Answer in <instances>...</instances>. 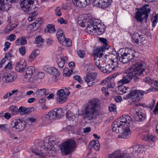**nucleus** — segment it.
<instances>
[{"instance_id":"nucleus-62","label":"nucleus","mask_w":158,"mask_h":158,"mask_svg":"<svg viewBox=\"0 0 158 158\" xmlns=\"http://www.w3.org/2000/svg\"><path fill=\"white\" fill-rule=\"evenodd\" d=\"M58 23L62 24H66L67 23V21L64 20L62 18H59L57 20Z\"/></svg>"},{"instance_id":"nucleus-25","label":"nucleus","mask_w":158,"mask_h":158,"mask_svg":"<svg viewBox=\"0 0 158 158\" xmlns=\"http://www.w3.org/2000/svg\"><path fill=\"white\" fill-rule=\"evenodd\" d=\"M68 62V58L67 56L64 57L61 56L58 59L57 63L59 67L60 68H63L66 62Z\"/></svg>"},{"instance_id":"nucleus-18","label":"nucleus","mask_w":158,"mask_h":158,"mask_svg":"<svg viewBox=\"0 0 158 158\" xmlns=\"http://www.w3.org/2000/svg\"><path fill=\"white\" fill-rule=\"evenodd\" d=\"M89 0H72L73 5L79 8L85 7L89 3Z\"/></svg>"},{"instance_id":"nucleus-58","label":"nucleus","mask_w":158,"mask_h":158,"mask_svg":"<svg viewBox=\"0 0 158 158\" xmlns=\"http://www.w3.org/2000/svg\"><path fill=\"white\" fill-rule=\"evenodd\" d=\"M55 15L58 16H60L61 15V13L60 12V7H57L55 10Z\"/></svg>"},{"instance_id":"nucleus-9","label":"nucleus","mask_w":158,"mask_h":158,"mask_svg":"<svg viewBox=\"0 0 158 158\" xmlns=\"http://www.w3.org/2000/svg\"><path fill=\"white\" fill-rule=\"evenodd\" d=\"M99 22L101 21L98 19L92 18L89 19L87 22V26L86 28L88 32L91 33L93 35H96V27Z\"/></svg>"},{"instance_id":"nucleus-38","label":"nucleus","mask_w":158,"mask_h":158,"mask_svg":"<svg viewBox=\"0 0 158 158\" xmlns=\"http://www.w3.org/2000/svg\"><path fill=\"white\" fill-rule=\"evenodd\" d=\"M146 146L143 145H139L136 146L134 148L133 151H137L138 152H141L143 150V149L145 148Z\"/></svg>"},{"instance_id":"nucleus-40","label":"nucleus","mask_w":158,"mask_h":158,"mask_svg":"<svg viewBox=\"0 0 158 158\" xmlns=\"http://www.w3.org/2000/svg\"><path fill=\"white\" fill-rule=\"evenodd\" d=\"M9 109L13 115L17 114L19 112L18 109L15 106H12L10 107Z\"/></svg>"},{"instance_id":"nucleus-48","label":"nucleus","mask_w":158,"mask_h":158,"mask_svg":"<svg viewBox=\"0 0 158 158\" xmlns=\"http://www.w3.org/2000/svg\"><path fill=\"white\" fill-rule=\"evenodd\" d=\"M116 106L113 104L111 103L109 106V110L110 112H116Z\"/></svg>"},{"instance_id":"nucleus-33","label":"nucleus","mask_w":158,"mask_h":158,"mask_svg":"<svg viewBox=\"0 0 158 158\" xmlns=\"http://www.w3.org/2000/svg\"><path fill=\"white\" fill-rule=\"evenodd\" d=\"M36 96L37 97H40L44 96H46L48 94H46L45 89H40L38 90L35 93Z\"/></svg>"},{"instance_id":"nucleus-16","label":"nucleus","mask_w":158,"mask_h":158,"mask_svg":"<svg viewBox=\"0 0 158 158\" xmlns=\"http://www.w3.org/2000/svg\"><path fill=\"white\" fill-rule=\"evenodd\" d=\"M108 158H130L128 155L125 154L121 152L119 150L114 151L113 153L109 155Z\"/></svg>"},{"instance_id":"nucleus-54","label":"nucleus","mask_w":158,"mask_h":158,"mask_svg":"<svg viewBox=\"0 0 158 158\" xmlns=\"http://www.w3.org/2000/svg\"><path fill=\"white\" fill-rule=\"evenodd\" d=\"M114 56H115V58L114 59H113L111 60V61L112 63L114 64L115 66H116V67H117L118 66V59H119V58L118 57V56H116L114 55Z\"/></svg>"},{"instance_id":"nucleus-59","label":"nucleus","mask_w":158,"mask_h":158,"mask_svg":"<svg viewBox=\"0 0 158 158\" xmlns=\"http://www.w3.org/2000/svg\"><path fill=\"white\" fill-rule=\"evenodd\" d=\"M26 108L23 106H20L18 109L19 112L20 113V114L22 115H25V111Z\"/></svg>"},{"instance_id":"nucleus-6","label":"nucleus","mask_w":158,"mask_h":158,"mask_svg":"<svg viewBox=\"0 0 158 158\" xmlns=\"http://www.w3.org/2000/svg\"><path fill=\"white\" fill-rule=\"evenodd\" d=\"M76 143L74 140L68 139L60 145V148L62 154L66 155L69 154L75 147Z\"/></svg>"},{"instance_id":"nucleus-17","label":"nucleus","mask_w":158,"mask_h":158,"mask_svg":"<svg viewBox=\"0 0 158 158\" xmlns=\"http://www.w3.org/2000/svg\"><path fill=\"white\" fill-rule=\"evenodd\" d=\"M41 23V19L40 18H39L35 20L34 23L29 26L27 27V30H28V29H30L31 31L29 32H33L40 27Z\"/></svg>"},{"instance_id":"nucleus-32","label":"nucleus","mask_w":158,"mask_h":158,"mask_svg":"<svg viewBox=\"0 0 158 158\" xmlns=\"http://www.w3.org/2000/svg\"><path fill=\"white\" fill-rule=\"evenodd\" d=\"M141 139L143 140L152 142H154L155 140V137L150 134L142 135L141 137Z\"/></svg>"},{"instance_id":"nucleus-47","label":"nucleus","mask_w":158,"mask_h":158,"mask_svg":"<svg viewBox=\"0 0 158 158\" xmlns=\"http://www.w3.org/2000/svg\"><path fill=\"white\" fill-rule=\"evenodd\" d=\"M112 49L109 46L108 49V50H106V52L108 53V54H106L105 56V57L106 58H107V57L108 56H110V55H113L114 54V53H115V52H114L113 51H112Z\"/></svg>"},{"instance_id":"nucleus-64","label":"nucleus","mask_w":158,"mask_h":158,"mask_svg":"<svg viewBox=\"0 0 158 158\" xmlns=\"http://www.w3.org/2000/svg\"><path fill=\"white\" fill-rule=\"evenodd\" d=\"M155 103V100H153L152 102L150 104L147 105V107L152 110L154 106Z\"/></svg>"},{"instance_id":"nucleus-57","label":"nucleus","mask_w":158,"mask_h":158,"mask_svg":"<svg viewBox=\"0 0 158 158\" xmlns=\"http://www.w3.org/2000/svg\"><path fill=\"white\" fill-rule=\"evenodd\" d=\"M78 56L81 58H84L85 56V52L83 50H79L77 52Z\"/></svg>"},{"instance_id":"nucleus-39","label":"nucleus","mask_w":158,"mask_h":158,"mask_svg":"<svg viewBox=\"0 0 158 158\" xmlns=\"http://www.w3.org/2000/svg\"><path fill=\"white\" fill-rule=\"evenodd\" d=\"M38 51L37 50L33 51L29 56V60L30 61L34 60L36 58V56L38 55L39 54Z\"/></svg>"},{"instance_id":"nucleus-34","label":"nucleus","mask_w":158,"mask_h":158,"mask_svg":"<svg viewBox=\"0 0 158 158\" xmlns=\"http://www.w3.org/2000/svg\"><path fill=\"white\" fill-rule=\"evenodd\" d=\"M102 70H100L102 71L104 73H109L111 72L113 70V68L111 67L110 64H108L105 67H102Z\"/></svg>"},{"instance_id":"nucleus-20","label":"nucleus","mask_w":158,"mask_h":158,"mask_svg":"<svg viewBox=\"0 0 158 158\" xmlns=\"http://www.w3.org/2000/svg\"><path fill=\"white\" fill-rule=\"evenodd\" d=\"M132 42L134 43L138 44L141 43L144 40L142 35H139L138 33L134 32L132 35Z\"/></svg>"},{"instance_id":"nucleus-10","label":"nucleus","mask_w":158,"mask_h":158,"mask_svg":"<svg viewBox=\"0 0 158 158\" xmlns=\"http://www.w3.org/2000/svg\"><path fill=\"white\" fill-rule=\"evenodd\" d=\"M33 3H28L25 4L20 5L23 10L27 14L35 16L37 14V10L38 7H35L31 9V6Z\"/></svg>"},{"instance_id":"nucleus-19","label":"nucleus","mask_w":158,"mask_h":158,"mask_svg":"<svg viewBox=\"0 0 158 158\" xmlns=\"http://www.w3.org/2000/svg\"><path fill=\"white\" fill-rule=\"evenodd\" d=\"M26 63L24 60L22 59L17 63L15 69L17 71L20 72H23L26 69Z\"/></svg>"},{"instance_id":"nucleus-23","label":"nucleus","mask_w":158,"mask_h":158,"mask_svg":"<svg viewBox=\"0 0 158 158\" xmlns=\"http://www.w3.org/2000/svg\"><path fill=\"white\" fill-rule=\"evenodd\" d=\"M131 133V131L129 128H124L123 132L118 136V137L123 139H127L130 137Z\"/></svg>"},{"instance_id":"nucleus-12","label":"nucleus","mask_w":158,"mask_h":158,"mask_svg":"<svg viewBox=\"0 0 158 158\" xmlns=\"http://www.w3.org/2000/svg\"><path fill=\"white\" fill-rule=\"evenodd\" d=\"M143 81L149 85L152 84L154 83L156 87H158V81H154V80L150 77H146L143 80ZM158 89V87L156 88ZM153 113L155 115H158V101L153 110Z\"/></svg>"},{"instance_id":"nucleus-2","label":"nucleus","mask_w":158,"mask_h":158,"mask_svg":"<svg viewBox=\"0 0 158 158\" xmlns=\"http://www.w3.org/2000/svg\"><path fill=\"white\" fill-rule=\"evenodd\" d=\"M44 146L41 148L37 147L32 150V152L36 155L42 157H45L48 154V151L55 150L56 147L59 142V139L55 136L50 138L46 137L44 140Z\"/></svg>"},{"instance_id":"nucleus-13","label":"nucleus","mask_w":158,"mask_h":158,"mask_svg":"<svg viewBox=\"0 0 158 158\" xmlns=\"http://www.w3.org/2000/svg\"><path fill=\"white\" fill-rule=\"evenodd\" d=\"M70 93L69 91L65 92L63 89L58 90L57 92V100L60 103L64 102L67 100V96H69Z\"/></svg>"},{"instance_id":"nucleus-45","label":"nucleus","mask_w":158,"mask_h":158,"mask_svg":"<svg viewBox=\"0 0 158 158\" xmlns=\"http://www.w3.org/2000/svg\"><path fill=\"white\" fill-rule=\"evenodd\" d=\"M153 89H149L145 91H143L142 90H139V94H140L141 96H143L144 94H146L148 93L153 91Z\"/></svg>"},{"instance_id":"nucleus-51","label":"nucleus","mask_w":158,"mask_h":158,"mask_svg":"<svg viewBox=\"0 0 158 158\" xmlns=\"http://www.w3.org/2000/svg\"><path fill=\"white\" fill-rule=\"evenodd\" d=\"M74 79L78 81V83L81 84L83 83V81L81 77L79 75H75L73 77Z\"/></svg>"},{"instance_id":"nucleus-24","label":"nucleus","mask_w":158,"mask_h":158,"mask_svg":"<svg viewBox=\"0 0 158 158\" xmlns=\"http://www.w3.org/2000/svg\"><path fill=\"white\" fill-rule=\"evenodd\" d=\"M44 41V39H42L40 35H38L35 37L34 43L36 45L37 47H42L43 46V43Z\"/></svg>"},{"instance_id":"nucleus-49","label":"nucleus","mask_w":158,"mask_h":158,"mask_svg":"<svg viewBox=\"0 0 158 158\" xmlns=\"http://www.w3.org/2000/svg\"><path fill=\"white\" fill-rule=\"evenodd\" d=\"M151 21L152 23V26L153 27H154L156 26V24L158 21V18H156V17L153 16L151 18Z\"/></svg>"},{"instance_id":"nucleus-28","label":"nucleus","mask_w":158,"mask_h":158,"mask_svg":"<svg viewBox=\"0 0 158 158\" xmlns=\"http://www.w3.org/2000/svg\"><path fill=\"white\" fill-rule=\"evenodd\" d=\"M111 2L112 0H101L99 7L102 8H106L110 5Z\"/></svg>"},{"instance_id":"nucleus-41","label":"nucleus","mask_w":158,"mask_h":158,"mask_svg":"<svg viewBox=\"0 0 158 158\" xmlns=\"http://www.w3.org/2000/svg\"><path fill=\"white\" fill-rule=\"evenodd\" d=\"M140 100V98L139 96V95H138L135 98H134L131 100V101L130 102L131 105H134L135 106H141V104H140L139 105L135 103V102L139 101Z\"/></svg>"},{"instance_id":"nucleus-15","label":"nucleus","mask_w":158,"mask_h":158,"mask_svg":"<svg viewBox=\"0 0 158 158\" xmlns=\"http://www.w3.org/2000/svg\"><path fill=\"white\" fill-rule=\"evenodd\" d=\"M25 69L24 79H26V81H31L32 80V76L35 72V68L33 66H31L27 67Z\"/></svg>"},{"instance_id":"nucleus-29","label":"nucleus","mask_w":158,"mask_h":158,"mask_svg":"<svg viewBox=\"0 0 158 158\" xmlns=\"http://www.w3.org/2000/svg\"><path fill=\"white\" fill-rule=\"evenodd\" d=\"M90 146L91 148H93L97 151L99 150L100 148V144L98 140L91 141L89 143V147Z\"/></svg>"},{"instance_id":"nucleus-55","label":"nucleus","mask_w":158,"mask_h":158,"mask_svg":"<svg viewBox=\"0 0 158 158\" xmlns=\"http://www.w3.org/2000/svg\"><path fill=\"white\" fill-rule=\"evenodd\" d=\"M13 56H14L12 55L11 53H10V52H9L6 54L4 58H5V59H6V60H10Z\"/></svg>"},{"instance_id":"nucleus-8","label":"nucleus","mask_w":158,"mask_h":158,"mask_svg":"<svg viewBox=\"0 0 158 158\" xmlns=\"http://www.w3.org/2000/svg\"><path fill=\"white\" fill-rule=\"evenodd\" d=\"M26 126L25 122L24 120L17 119L11 122L10 127L13 131L19 132L23 130Z\"/></svg>"},{"instance_id":"nucleus-63","label":"nucleus","mask_w":158,"mask_h":158,"mask_svg":"<svg viewBox=\"0 0 158 158\" xmlns=\"http://www.w3.org/2000/svg\"><path fill=\"white\" fill-rule=\"evenodd\" d=\"M101 0H93V4L94 6H96L97 7H99L100 4L99 3Z\"/></svg>"},{"instance_id":"nucleus-1","label":"nucleus","mask_w":158,"mask_h":158,"mask_svg":"<svg viewBox=\"0 0 158 158\" xmlns=\"http://www.w3.org/2000/svg\"><path fill=\"white\" fill-rule=\"evenodd\" d=\"M145 64L139 59L134 62L132 65L127 70V74L123 76L122 79L118 82V85H123L129 83L133 78L135 82H139L141 78V76L144 70Z\"/></svg>"},{"instance_id":"nucleus-30","label":"nucleus","mask_w":158,"mask_h":158,"mask_svg":"<svg viewBox=\"0 0 158 158\" xmlns=\"http://www.w3.org/2000/svg\"><path fill=\"white\" fill-rule=\"evenodd\" d=\"M56 31L55 26L52 24H48L45 30V32L51 33H54Z\"/></svg>"},{"instance_id":"nucleus-53","label":"nucleus","mask_w":158,"mask_h":158,"mask_svg":"<svg viewBox=\"0 0 158 158\" xmlns=\"http://www.w3.org/2000/svg\"><path fill=\"white\" fill-rule=\"evenodd\" d=\"M44 73L42 72H39L36 78H34V79L36 80V79H41L44 77Z\"/></svg>"},{"instance_id":"nucleus-4","label":"nucleus","mask_w":158,"mask_h":158,"mask_svg":"<svg viewBox=\"0 0 158 158\" xmlns=\"http://www.w3.org/2000/svg\"><path fill=\"white\" fill-rule=\"evenodd\" d=\"M130 117L126 115H123L120 118H118L114 121L112 125L113 131L116 133L120 132V130H121V127H122L126 123L130 124L131 121Z\"/></svg>"},{"instance_id":"nucleus-3","label":"nucleus","mask_w":158,"mask_h":158,"mask_svg":"<svg viewBox=\"0 0 158 158\" xmlns=\"http://www.w3.org/2000/svg\"><path fill=\"white\" fill-rule=\"evenodd\" d=\"M101 102L97 98H93L88 101L84 107L83 114L88 120L96 118L97 113L101 107Z\"/></svg>"},{"instance_id":"nucleus-35","label":"nucleus","mask_w":158,"mask_h":158,"mask_svg":"<svg viewBox=\"0 0 158 158\" xmlns=\"http://www.w3.org/2000/svg\"><path fill=\"white\" fill-rule=\"evenodd\" d=\"M60 43L65 46H70L72 45V42L69 39H66L65 37L64 39L59 41Z\"/></svg>"},{"instance_id":"nucleus-36","label":"nucleus","mask_w":158,"mask_h":158,"mask_svg":"<svg viewBox=\"0 0 158 158\" xmlns=\"http://www.w3.org/2000/svg\"><path fill=\"white\" fill-rule=\"evenodd\" d=\"M101 22H99L97 25V27L96 28V35L97 34L101 35L105 32V29L102 28L101 24L100 23Z\"/></svg>"},{"instance_id":"nucleus-50","label":"nucleus","mask_w":158,"mask_h":158,"mask_svg":"<svg viewBox=\"0 0 158 158\" xmlns=\"http://www.w3.org/2000/svg\"><path fill=\"white\" fill-rule=\"evenodd\" d=\"M9 129L7 127V125L6 124H0V130L6 132Z\"/></svg>"},{"instance_id":"nucleus-14","label":"nucleus","mask_w":158,"mask_h":158,"mask_svg":"<svg viewBox=\"0 0 158 158\" xmlns=\"http://www.w3.org/2000/svg\"><path fill=\"white\" fill-rule=\"evenodd\" d=\"M17 77V74L16 73L12 72L10 73L4 74L2 80L5 83H9L15 81Z\"/></svg>"},{"instance_id":"nucleus-21","label":"nucleus","mask_w":158,"mask_h":158,"mask_svg":"<svg viewBox=\"0 0 158 158\" xmlns=\"http://www.w3.org/2000/svg\"><path fill=\"white\" fill-rule=\"evenodd\" d=\"M104 47H98L94 51L93 55L94 57H101L103 55V52L107 50V48Z\"/></svg>"},{"instance_id":"nucleus-22","label":"nucleus","mask_w":158,"mask_h":158,"mask_svg":"<svg viewBox=\"0 0 158 158\" xmlns=\"http://www.w3.org/2000/svg\"><path fill=\"white\" fill-rule=\"evenodd\" d=\"M44 69L45 71L48 73L53 75L55 77H57L59 75L60 73L57 69L53 67H49L47 66H45L44 67Z\"/></svg>"},{"instance_id":"nucleus-60","label":"nucleus","mask_w":158,"mask_h":158,"mask_svg":"<svg viewBox=\"0 0 158 158\" xmlns=\"http://www.w3.org/2000/svg\"><path fill=\"white\" fill-rule=\"evenodd\" d=\"M66 116L69 120L70 121H72L74 120V118L75 117L74 115H72L71 114H69V113H67Z\"/></svg>"},{"instance_id":"nucleus-46","label":"nucleus","mask_w":158,"mask_h":158,"mask_svg":"<svg viewBox=\"0 0 158 158\" xmlns=\"http://www.w3.org/2000/svg\"><path fill=\"white\" fill-rule=\"evenodd\" d=\"M7 135L12 139H17V137L15 136L14 134L9 129L8 131L6 132Z\"/></svg>"},{"instance_id":"nucleus-27","label":"nucleus","mask_w":158,"mask_h":158,"mask_svg":"<svg viewBox=\"0 0 158 158\" xmlns=\"http://www.w3.org/2000/svg\"><path fill=\"white\" fill-rule=\"evenodd\" d=\"M139 93L138 90H131L130 91L129 93L126 95L124 96L123 98L125 99H128L130 98H133L134 96H135L138 95Z\"/></svg>"},{"instance_id":"nucleus-7","label":"nucleus","mask_w":158,"mask_h":158,"mask_svg":"<svg viewBox=\"0 0 158 158\" xmlns=\"http://www.w3.org/2000/svg\"><path fill=\"white\" fill-rule=\"evenodd\" d=\"M133 52V51L131 49L128 48H126L123 54L118 55L119 61L124 64L129 62L135 56Z\"/></svg>"},{"instance_id":"nucleus-61","label":"nucleus","mask_w":158,"mask_h":158,"mask_svg":"<svg viewBox=\"0 0 158 158\" xmlns=\"http://www.w3.org/2000/svg\"><path fill=\"white\" fill-rule=\"evenodd\" d=\"M20 39L21 45H25L27 43V41L26 40V37H22L20 38Z\"/></svg>"},{"instance_id":"nucleus-5","label":"nucleus","mask_w":158,"mask_h":158,"mask_svg":"<svg viewBox=\"0 0 158 158\" xmlns=\"http://www.w3.org/2000/svg\"><path fill=\"white\" fill-rule=\"evenodd\" d=\"M148 6V4H146L141 7L136 8L138 10L136 12L135 18L138 22L142 23L144 19H145V22H146L148 17V13L151 11V9L147 8Z\"/></svg>"},{"instance_id":"nucleus-42","label":"nucleus","mask_w":158,"mask_h":158,"mask_svg":"<svg viewBox=\"0 0 158 158\" xmlns=\"http://www.w3.org/2000/svg\"><path fill=\"white\" fill-rule=\"evenodd\" d=\"M99 40L103 44V45L101 47H104V48H107L106 49L108 50L109 46L108 45V41L107 40L104 38H100L99 39Z\"/></svg>"},{"instance_id":"nucleus-31","label":"nucleus","mask_w":158,"mask_h":158,"mask_svg":"<svg viewBox=\"0 0 158 158\" xmlns=\"http://www.w3.org/2000/svg\"><path fill=\"white\" fill-rule=\"evenodd\" d=\"M129 88L128 87H125L123 85H118V90L119 94H123L125 93L128 92L129 91Z\"/></svg>"},{"instance_id":"nucleus-37","label":"nucleus","mask_w":158,"mask_h":158,"mask_svg":"<svg viewBox=\"0 0 158 158\" xmlns=\"http://www.w3.org/2000/svg\"><path fill=\"white\" fill-rule=\"evenodd\" d=\"M56 36L58 39V41H60L62 40H63L64 39L65 37L64 35L63 34V31L60 29L58 30L56 32Z\"/></svg>"},{"instance_id":"nucleus-44","label":"nucleus","mask_w":158,"mask_h":158,"mask_svg":"<svg viewBox=\"0 0 158 158\" xmlns=\"http://www.w3.org/2000/svg\"><path fill=\"white\" fill-rule=\"evenodd\" d=\"M72 72V71L71 70H69L67 68H65L64 69L63 71V74L66 77H68L69 76Z\"/></svg>"},{"instance_id":"nucleus-11","label":"nucleus","mask_w":158,"mask_h":158,"mask_svg":"<svg viewBox=\"0 0 158 158\" xmlns=\"http://www.w3.org/2000/svg\"><path fill=\"white\" fill-rule=\"evenodd\" d=\"M62 110L60 108H55L49 111L47 115L46 118L52 120L62 115Z\"/></svg>"},{"instance_id":"nucleus-56","label":"nucleus","mask_w":158,"mask_h":158,"mask_svg":"<svg viewBox=\"0 0 158 158\" xmlns=\"http://www.w3.org/2000/svg\"><path fill=\"white\" fill-rule=\"evenodd\" d=\"M91 78V80L94 81L96 78L97 76V74L96 73H90L87 74Z\"/></svg>"},{"instance_id":"nucleus-52","label":"nucleus","mask_w":158,"mask_h":158,"mask_svg":"<svg viewBox=\"0 0 158 158\" xmlns=\"http://www.w3.org/2000/svg\"><path fill=\"white\" fill-rule=\"evenodd\" d=\"M20 53L22 55L24 56L25 54L26 51L25 48L23 46H22L19 49Z\"/></svg>"},{"instance_id":"nucleus-26","label":"nucleus","mask_w":158,"mask_h":158,"mask_svg":"<svg viewBox=\"0 0 158 158\" xmlns=\"http://www.w3.org/2000/svg\"><path fill=\"white\" fill-rule=\"evenodd\" d=\"M135 118V120L138 122H142L145 119L146 116L144 114H143L141 112L139 111L136 113Z\"/></svg>"},{"instance_id":"nucleus-43","label":"nucleus","mask_w":158,"mask_h":158,"mask_svg":"<svg viewBox=\"0 0 158 158\" xmlns=\"http://www.w3.org/2000/svg\"><path fill=\"white\" fill-rule=\"evenodd\" d=\"M94 57L95 63L96 65L100 70H102V66L101 65V64L100 61V57Z\"/></svg>"}]
</instances>
